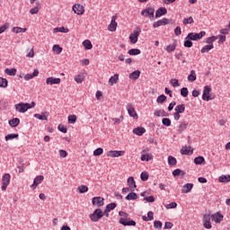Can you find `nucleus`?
Wrapping results in <instances>:
<instances>
[{
    "mask_svg": "<svg viewBox=\"0 0 230 230\" xmlns=\"http://www.w3.org/2000/svg\"><path fill=\"white\" fill-rule=\"evenodd\" d=\"M139 33H141V30L139 28L134 31V33L130 34V43L136 44L137 42V37H139Z\"/></svg>",
    "mask_w": 230,
    "mask_h": 230,
    "instance_id": "obj_10",
    "label": "nucleus"
},
{
    "mask_svg": "<svg viewBox=\"0 0 230 230\" xmlns=\"http://www.w3.org/2000/svg\"><path fill=\"white\" fill-rule=\"evenodd\" d=\"M212 219H210V214H205L202 216V226L206 229H211L212 225L210 223Z\"/></svg>",
    "mask_w": 230,
    "mask_h": 230,
    "instance_id": "obj_5",
    "label": "nucleus"
},
{
    "mask_svg": "<svg viewBox=\"0 0 230 230\" xmlns=\"http://www.w3.org/2000/svg\"><path fill=\"white\" fill-rule=\"evenodd\" d=\"M139 160L142 162H149L153 160V155L147 154V149H144L142 150V156H140Z\"/></svg>",
    "mask_w": 230,
    "mask_h": 230,
    "instance_id": "obj_11",
    "label": "nucleus"
},
{
    "mask_svg": "<svg viewBox=\"0 0 230 230\" xmlns=\"http://www.w3.org/2000/svg\"><path fill=\"white\" fill-rule=\"evenodd\" d=\"M84 80V75H83L82 74L75 76V82H76V84H83Z\"/></svg>",
    "mask_w": 230,
    "mask_h": 230,
    "instance_id": "obj_50",
    "label": "nucleus"
},
{
    "mask_svg": "<svg viewBox=\"0 0 230 230\" xmlns=\"http://www.w3.org/2000/svg\"><path fill=\"white\" fill-rule=\"evenodd\" d=\"M217 181H219V182L227 183L230 181V175L219 176V178H217Z\"/></svg>",
    "mask_w": 230,
    "mask_h": 230,
    "instance_id": "obj_34",
    "label": "nucleus"
},
{
    "mask_svg": "<svg viewBox=\"0 0 230 230\" xmlns=\"http://www.w3.org/2000/svg\"><path fill=\"white\" fill-rule=\"evenodd\" d=\"M73 13L76 15H83V13H84V7L81 4H75L73 5Z\"/></svg>",
    "mask_w": 230,
    "mask_h": 230,
    "instance_id": "obj_12",
    "label": "nucleus"
},
{
    "mask_svg": "<svg viewBox=\"0 0 230 230\" xmlns=\"http://www.w3.org/2000/svg\"><path fill=\"white\" fill-rule=\"evenodd\" d=\"M210 220L214 221L216 224H220L224 220V216L220 212H216V214L210 216Z\"/></svg>",
    "mask_w": 230,
    "mask_h": 230,
    "instance_id": "obj_9",
    "label": "nucleus"
},
{
    "mask_svg": "<svg viewBox=\"0 0 230 230\" xmlns=\"http://www.w3.org/2000/svg\"><path fill=\"white\" fill-rule=\"evenodd\" d=\"M178 207L176 202H170L168 205L165 206L166 209H174Z\"/></svg>",
    "mask_w": 230,
    "mask_h": 230,
    "instance_id": "obj_58",
    "label": "nucleus"
},
{
    "mask_svg": "<svg viewBox=\"0 0 230 230\" xmlns=\"http://www.w3.org/2000/svg\"><path fill=\"white\" fill-rule=\"evenodd\" d=\"M183 47H185L187 49H190L191 47H193V42L190 40H185L183 41Z\"/></svg>",
    "mask_w": 230,
    "mask_h": 230,
    "instance_id": "obj_56",
    "label": "nucleus"
},
{
    "mask_svg": "<svg viewBox=\"0 0 230 230\" xmlns=\"http://www.w3.org/2000/svg\"><path fill=\"white\" fill-rule=\"evenodd\" d=\"M211 91H212V89L210 88V86H208V85L205 86V89L202 90V101L210 102V100H212L210 98Z\"/></svg>",
    "mask_w": 230,
    "mask_h": 230,
    "instance_id": "obj_6",
    "label": "nucleus"
},
{
    "mask_svg": "<svg viewBox=\"0 0 230 230\" xmlns=\"http://www.w3.org/2000/svg\"><path fill=\"white\" fill-rule=\"evenodd\" d=\"M192 189H193V183H185L181 187V193H183V194L190 193Z\"/></svg>",
    "mask_w": 230,
    "mask_h": 230,
    "instance_id": "obj_21",
    "label": "nucleus"
},
{
    "mask_svg": "<svg viewBox=\"0 0 230 230\" xmlns=\"http://www.w3.org/2000/svg\"><path fill=\"white\" fill-rule=\"evenodd\" d=\"M155 18L159 19L161 18L163 15H166L167 11L166 8L164 7H161L159 9H156V11H155Z\"/></svg>",
    "mask_w": 230,
    "mask_h": 230,
    "instance_id": "obj_18",
    "label": "nucleus"
},
{
    "mask_svg": "<svg viewBox=\"0 0 230 230\" xmlns=\"http://www.w3.org/2000/svg\"><path fill=\"white\" fill-rule=\"evenodd\" d=\"M116 208H117V203L115 202L109 203L107 204V206H105V209L103 211H106V213H110L111 211H113Z\"/></svg>",
    "mask_w": 230,
    "mask_h": 230,
    "instance_id": "obj_25",
    "label": "nucleus"
},
{
    "mask_svg": "<svg viewBox=\"0 0 230 230\" xmlns=\"http://www.w3.org/2000/svg\"><path fill=\"white\" fill-rule=\"evenodd\" d=\"M162 123H163V126H164V127H170V125H171L170 119H168V118L163 119Z\"/></svg>",
    "mask_w": 230,
    "mask_h": 230,
    "instance_id": "obj_62",
    "label": "nucleus"
},
{
    "mask_svg": "<svg viewBox=\"0 0 230 230\" xmlns=\"http://www.w3.org/2000/svg\"><path fill=\"white\" fill-rule=\"evenodd\" d=\"M26 31L27 29L20 28V27H13V29H12V31H13V33H16V34L24 33Z\"/></svg>",
    "mask_w": 230,
    "mask_h": 230,
    "instance_id": "obj_39",
    "label": "nucleus"
},
{
    "mask_svg": "<svg viewBox=\"0 0 230 230\" xmlns=\"http://www.w3.org/2000/svg\"><path fill=\"white\" fill-rule=\"evenodd\" d=\"M8 87V80L6 78L0 77V88L5 89Z\"/></svg>",
    "mask_w": 230,
    "mask_h": 230,
    "instance_id": "obj_37",
    "label": "nucleus"
},
{
    "mask_svg": "<svg viewBox=\"0 0 230 230\" xmlns=\"http://www.w3.org/2000/svg\"><path fill=\"white\" fill-rule=\"evenodd\" d=\"M182 22H183V25L193 24L194 21L192 17H190V18L183 19Z\"/></svg>",
    "mask_w": 230,
    "mask_h": 230,
    "instance_id": "obj_59",
    "label": "nucleus"
},
{
    "mask_svg": "<svg viewBox=\"0 0 230 230\" xmlns=\"http://www.w3.org/2000/svg\"><path fill=\"white\" fill-rule=\"evenodd\" d=\"M119 82V75L115 74L113 76L109 78V85L113 86Z\"/></svg>",
    "mask_w": 230,
    "mask_h": 230,
    "instance_id": "obj_28",
    "label": "nucleus"
},
{
    "mask_svg": "<svg viewBox=\"0 0 230 230\" xmlns=\"http://www.w3.org/2000/svg\"><path fill=\"white\" fill-rule=\"evenodd\" d=\"M17 137H19V135L17 134H8L4 137V140L10 141V140L17 139Z\"/></svg>",
    "mask_w": 230,
    "mask_h": 230,
    "instance_id": "obj_43",
    "label": "nucleus"
},
{
    "mask_svg": "<svg viewBox=\"0 0 230 230\" xmlns=\"http://www.w3.org/2000/svg\"><path fill=\"white\" fill-rule=\"evenodd\" d=\"M170 84H172V87H180V83L178 82V79H171Z\"/></svg>",
    "mask_w": 230,
    "mask_h": 230,
    "instance_id": "obj_61",
    "label": "nucleus"
},
{
    "mask_svg": "<svg viewBox=\"0 0 230 230\" xmlns=\"http://www.w3.org/2000/svg\"><path fill=\"white\" fill-rule=\"evenodd\" d=\"M15 73H17V70H15V68H6V69H4V74H6L10 76L15 75Z\"/></svg>",
    "mask_w": 230,
    "mask_h": 230,
    "instance_id": "obj_38",
    "label": "nucleus"
},
{
    "mask_svg": "<svg viewBox=\"0 0 230 230\" xmlns=\"http://www.w3.org/2000/svg\"><path fill=\"white\" fill-rule=\"evenodd\" d=\"M140 74L141 72L139 70H135L134 72L130 73V80H137V78H139Z\"/></svg>",
    "mask_w": 230,
    "mask_h": 230,
    "instance_id": "obj_33",
    "label": "nucleus"
},
{
    "mask_svg": "<svg viewBox=\"0 0 230 230\" xmlns=\"http://www.w3.org/2000/svg\"><path fill=\"white\" fill-rule=\"evenodd\" d=\"M193 163L197 165H200L204 164V157L202 156H197L195 157V159L193 160Z\"/></svg>",
    "mask_w": 230,
    "mask_h": 230,
    "instance_id": "obj_40",
    "label": "nucleus"
},
{
    "mask_svg": "<svg viewBox=\"0 0 230 230\" xmlns=\"http://www.w3.org/2000/svg\"><path fill=\"white\" fill-rule=\"evenodd\" d=\"M119 224L122 225V226H136V221L128 218L119 219Z\"/></svg>",
    "mask_w": 230,
    "mask_h": 230,
    "instance_id": "obj_7",
    "label": "nucleus"
},
{
    "mask_svg": "<svg viewBox=\"0 0 230 230\" xmlns=\"http://www.w3.org/2000/svg\"><path fill=\"white\" fill-rule=\"evenodd\" d=\"M77 190H79V193H81V194H84V193L88 192V187H86L84 185L79 186V188H77Z\"/></svg>",
    "mask_w": 230,
    "mask_h": 230,
    "instance_id": "obj_57",
    "label": "nucleus"
},
{
    "mask_svg": "<svg viewBox=\"0 0 230 230\" xmlns=\"http://www.w3.org/2000/svg\"><path fill=\"white\" fill-rule=\"evenodd\" d=\"M180 94L181 97L186 98L187 95L190 94V91H188L186 87H183L180 90Z\"/></svg>",
    "mask_w": 230,
    "mask_h": 230,
    "instance_id": "obj_49",
    "label": "nucleus"
},
{
    "mask_svg": "<svg viewBox=\"0 0 230 230\" xmlns=\"http://www.w3.org/2000/svg\"><path fill=\"white\" fill-rule=\"evenodd\" d=\"M126 111H128V116H130V118H137V114L136 113L134 107H132V104L126 105Z\"/></svg>",
    "mask_w": 230,
    "mask_h": 230,
    "instance_id": "obj_19",
    "label": "nucleus"
},
{
    "mask_svg": "<svg viewBox=\"0 0 230 230\" xmlns=\"http://www.w3.org/2000/svg\"><path fill=\"white\" fill-rule=\"evenodd\" d=\"M67 122L69 124H75V122H76V116L75 115H69L67 117Z\"/></svg>",
    "mask_w": 230,
    "mask_h": 230,
    "instance_id": "obj_54",
    "label": "nucleus"
},
{
    "mask_svg": "<svg viewBox=\"0 0 230 230\" xmlns=\"http://www.w3.org/2000/svg\"><path fill=\"white\" fill-rule=\"evenodd\" d=\"M139 54H141V51L137 49H131L128 50V55L130 56H137Z\"/></svg>",
    "mask_w": 230,
    "mask_h": 230,
    "instance_id": "obj_47",
    "label": "nucleus"
},
{
    "mask_svg": "<svg viewBox=\"0 0 230 230\" xmlns=\"http://www.w3.org/2000/svg\"><path fill=\"white\" fill-rule=\"evenodd\" d=\"M197 80V75L195 74V70H191L190 75H187V81L190 83H193Z\"/></svg>",
    "mask_w": 230,
    "mask_h": 230,
    "instance_id": "obj_30",
    "label": "nucleus"
},
{
    "mask_svg": "<svg viewBox=\"0 0 230 230\" xmlns=\"http://www.w3.org/2000/svg\"><path fill=\"white\" fill-rule=\"evenodd\" d=\"M34 118L39 119V120H42V121L47 119L45 115H41V114H39V113L35 114Z\"/></svg>",
    "mask_w": 230,
    "mask_h": 230,
    "instance_id": "obj_63",
    "label": "nucleus"
},
{
    "mask_svg": "<svg viewBox=\"0 0 230 230\" xmlns=\"http://www.w3.org/2000/svg\"><path fill=\"white\" fill-rule=\"evenodd\" d=\"M139 178L140 180H142V181L146 182L149 179V175L147 174V172H142L139 174Z\"/></svg>",
    "mask_w": 230,
    "mask_h": 230,
    "instance_id": "obj_53",
    "label": "nucleus"
},
{
    "mask_svg": "<svg viewBox=\"0 0 230 230\" xmlns=\"http://www.w3.org/2000/svg\"><path fill=\"white\" fill-rule=\"evenodd\" d=\"M177 164L176 158L173 156H168V165L170 166H175Z\"/></svg>",
    "mask_w": 230,
    "mask_h": 230,
    "instance_id": "obj_46",
    "label": "nucleus"
},
{
    "mask_svg": "<svg viewBox=\"0 0 230 230\" xmlns=\"http://www.w3.org/2000/svg\"><path fill=\"white\" fill-rule=\"evenodd\" d=\"M10 184V174L9 173H4L3 175V187H0V190L3 191H6V188Z\"/></svg>",
    "mask_w": 230,
    "mask_h": 230,
    "instance_id": "obj_8",
    "label": "nucleus"
},
{
    "mask_svg": "<svg viewBox=\"0 0 230 230\" xmlns=\"http://www.w3.org/2000/svg\"><path fill=\"white\" fill-rule=\"evenodd\" d=\"M123 155H124L123 151L113 150V151L107 152V157H111V158L120 157Z\"/></svg>",
    "mask_w": 230,
    "mask_h": 230,
    "instance_id": "obj_17",
    "label": "nucleus"
},
{
    "mask_svg": "<svg viewBox=\"0 0 230 230\" xmlns=\"http://www.w3.org/2000/svg\"><path fill=\"white\" fill-rule=\"evenodd\" d=\"M42 181H44V177L42 175H39L35 177V180H33V184L31 185V190H35L37 189V186H39Z\"/></svg>",
    "mask_w": 230,
    "mask_h": 230,
    "instance_id": "obj_13",
    "label": "nucleus"
},
{
    "mask_svg": "<svg viewBox=\"0 0 230 230\" xmlns=\"http://www.w3.org/2000/svg\"><path fill=\"white\" fill-rule=\"evenodd\" d=\"M153 227H155V229L161 230L163 228V223L161 221H155L153 223Z\"/></svg>",
    "mask_w": 230,
    "mask_h": 230,
    "instance_id": "obj_52",
    "label": "nucleus"
},
{
    "mask_svg": "<svg viewBox=\"0 0 230 230\" xmlns=\"http://www.w3.org/2000/svg\"><path fill=\"white\" fill-rule=\"evenodd\" d=\"M180 153L183 155H193V149H191V146H183L181 147V150H180Z\"/></svg>",
    "mask_w": 230,
    "mask_h": 230,
    "instance_id": "obj_20",
    "label": "nucleus"
},
{
    "mask_svg": "<svg viewBox=\"0 0 230 230\" xmlns=\"http://www.w3.org/2000/svg\"><path fill=\"white\" fill-rule=\"evenodd\" d=\"M134 135L137 137H141L146 133V128H136L132 130Z\"/></svg>",
    "mask_w": 230,
    "mask_h": 230,
    "instance_id": "obj_24",
    "label": "nucleus"
},
{
    "mask_svg": "<svg viewBox=\"0 0 230 230\" xmlns=\"http://www.w3.org/2000/svg\"><path fill=\"white\" fill-rule=\"evenodd\" d=\"M140 15L149 18V21H154L155 19V9L153 7H147L140 13Z\"/></svg>",
    "mask_w": 230,
    "mask_h": 230,
    "instance_id": "obj_4",
    "label": "nucleus"
},
{
    "mask_svg": "<svg viewBox=\"0 0 230 230\" xmlns=\"http://www.w3.org/2000/svg\"><path fill=\"white\" fill-rule=\"evenodd\" d=\"M83 46L84 47V49H86V50L92 49V42H90V40H84V41H83Z\"/></svg>",
    "mask_w": 230,
    "mask_h": 230,
    "instance_id": "obj_44",
    "label": "nucleus"
},
{
    "mask_svg": "<svg viewBox=\"0 0 230 230\" xmlns=\"http://www.w3.org/2000/svg\"><path fill=\"white\" fill-rule=\"evenodd\" d=\"M8 125L12 128H16L18 125H20V119L13 118V119L8 120Z\"/></svg>",
    "mask_w": 230,
    "mask_h": 230,
    "instance_id": "obj_26",
    "label": "nucleus"
},
{
    "mask_svg": "<svg viewBox=\"0 0 230 230\" xmlns=\"http://www.w3.org/2000/svg\"><path fill=\"white\" fill-rule=\"evenodd\" d=\"M186 128H187L186 121L180 123V126L178 127V133H181V132L185 131Z\"/></svg>",
    "mask_w": 230,
    "mask_h": 230,
    "instance_id": "obj_41",
    "label": "nucleus"
},
{
    "mask_svg": "<svg viewBox=\"0 0 230 230\" xmlns=\"http://www.w3.org/2000/svg\"><path fill=\"white\" fill-rule=\"evenodd\" d=\"M155 117L156 118H167L168 117V113L164 111V110H159V111H155Z\"/></svg>",
    "mask_w": 230,
    "mask_h": 230,
    "instance_id": "obj_27",
    "label": "nucleus"
},
{
    "mask_svg": "<svg viewBox=\"0 0 230 230\" xmlns=\"http://www.w3.org/2000/svg\"><path fill=\"white\" fill-rule=\"evenodd\" d=\"M180 175H181L183 177L185 175V172L181 169H176V170L172 171V176L178 177Z\"/></svg>",
    "mask_w": 230,
    "mask_h": 230,
    "instance_id": "obj_42",
    "label": "nucleus"
},
{
    "mask_svg": "<svg viewBox=\"0 0 230 230\" xmlns=\"http://www.w3.org/2000/svg\"><path fill=\"white\" fill-rule=\"evenodd\" d=\"M103 217V213L101 208L93 209V212L90 214V220L96 223L99 222Z\"/></svg>",
    "mask_w": 230,
    "mask_h": 230,
    "instance_id": "obj_3",
    "label": "nucleus"
},
{
    "mask_svg": "<svg viewBox=\"0 0 230 230\" xmlns=\"http://www.w3.org/2000/svg\"><path fill=\"white\" fill-rule=\"evenodd\" d=\"M213 49H214V45L204 46L202 47V49H200V53L201 54L208 53Z\"/></svg>",
    "mask_w": 230,
    "mask_h": 230,
    "instance_id": "obj_32",
    "label": "nucleus"
},
{
    "mask_svg": "<svg viewBox=\"0 0 230 230\" xmlns=\"http://www.w3.org/2000/svg\"><path fill=\"white\" fill-rule=\"evenodd\" d=\"M103 201H104V199L102 197L92 198V205L98 207V208L103 206Z\"/></svg>",
    "mask_w": 230,
    "mask_h": 230,
    "instance_id": "obj_15",
    "label": "nucleus"
},
{
    "mask_svg": "<svg viewBox=\"0 0 230 230\" xmlns=\"http://www.w3.org/2000/svg\"><path fill=\"white\" fill-rule=\"evenodd\" d=\"M61 80L59 78H55V77L46 78V84H49V85L59 84Z\"/></svg>",
    "mask_w": 230,
    "mask_h": 230,
    "instance_id": "obj_22",
    "label": "nucleus"
},
{
    "mask_svg": "<svg viewBox=\"0 0 230 230\" xmlns=\"http://www.w3.org/2000/svg\"><path fill=\"white\" fill-rule=\"evenodd\" d=\"M117 16H112L111 17V23H109V26L107 27V30L109 31L114 32L115 31H117Z\"/></svg>",
    "mask_w": 230,
    "mask_h": 230,
    "instance_id": "obj_14",
    "label": "nucleus"
},
{
    "mask_svg": "<svg viewBox=\"0 0 230 230\" xmlns=\"http://www.w3.org/2000/svg\"><path fill=\"white\" fill-rule=\"evenodd\" d=\"M206 35H207V32L203 31L199 33L190 32V33H187V36L185 37V40L199 41Z\"/></svg>",
    "mask_w": 230,
    "mask_h": 230,
    "instance_id": "obj_2",
    "label": "nucleus"
},
{
    "mask_svg": "<svg viewBox=\"0 0 230 230\" xmlns=\"http://www.w3.org/2000/svg\"><path fill=\"white\" fill-rule=\"evenodd\" d=\"M128 183V187L130 189H136V181H134V177H128V180L126 181Z\"/></svg>",
    "mask_w": 230,
    "mask_h": 230,
    "instance_id": "obj_36",
    "label": "nucleus"
},
{
    "mask_svg": "<svg viewBox=\"0 0 230 230\" xmlns=\"http://www.w3.org/2000/svg\"><path fill=\"white\" fill-rule=\"evenodd\" d=\"M164 50L168 53L173 52L174 50H176V44L166 46V49H164Z\"/></svg>",
    "mask_w": 230,
    "mask_h": 230,
    "instance_id": "obj_48",
    "label": "nucleus"
},
{
    "mask_svg": "<svg viewBox=\"0 0 230 230\" xmlns=\"http://www.w3.org/2000/svg\"><path fill=\"white\" fill-rule=\"evenodd\" d=\"M166 101V96L164 94L159 95V97H156V103H164Z\"/></svg>",
    "mask_w": 230,
    "mask_h": 230,
    "instance_id": "obj_51",
    "label": "nucleus"
},
{
    "mask_svg": "<svg viewBox=\"0 0 230 230\" xmlns=\"http://www.w3.org/2000/svg\"><path fill=\"white\" fill-rule=\"evenodd\" d=\"M144 200L147 201V203H153V202H155V197L148 196V197L144 198Z\"/></svg>",
    "mask_w": 230,
    "mask_h": 230,
    "instance_id": "obj_64",
    "label": "nucleus"
},
{
    "mask_svg": "<svg viewBox=\"0 0 230 230\" xmlns=\"http://www.w3.org/2000/svg\"><path fill=\"white\" fill-rule=\"evenodd\" d=\"M126 200H136L137 199V194L134 193V192H130L128 195H126Z\"/></svg>",
    "mask_w": 230,
    "mask_h": 230,
    "instance_id": "obj_35",
    "label": "nucleus"
},
{
    "mask_svg": "<svg viewBox=\"0 0 230 230\" xmlns=\"http://www.w3.org/2000/svg\"><path fill=\"white\" fill-rule=\"evenodd\" d=\"M35 102H32L31 103H23V102H20L16 105H14V110H16V111L20 112V113H25L27 112V111L35 108Z\"/></svg>",
    "mask_w": 230,
    "mask_h": 230,
    "instance_id": "obj_1",
    "label": "nucleus"
},
{
    "mask_svg": "<svg viewBox=\"0 0 230 230\" xmlns=\"http://www.w3.org/2000/svg\"><path fill=\"white\" fill-rule=\"evenodd\" d=\"M39 76V70L38 69H35L33 71V74H27L23 76V80L25 81H29V80H31L35 77Z\"/></svg>",
    "mask_w": 230,
    "mask_h": 230,
    "instance_id": "obj_23",
    "label": "nucleus"
},
{
    "mask_svg": "<svg viewBox=\"0 0 230 230\" xmlns=\"http://www.w3.org/2000/svg\"><path fill=\"white\" fill-rule=\"evenodd\" d=\"M168 23H169V20L167 18H163L159 21H156V22H153V28L156 29V28H159L161 26H164Z\"/></svg>",
    "mask_w": 230,
    "mask_h": 230,
    "instance_id": "obj_16",
    "label": "nucleus"
},
{
    "mask_svg": "<svg viewBox=\"0 0 230 230\" xmlns=\"http://www.w3.org/2000/svg\"><path fill=\"white\" fill-rule=\"evenodd\" d=\"M103 154V148L100 147L93 150V156H101Z\"/></svg>",
    "mask_w": 230,
    "mask_h": 230,
    "instance_id": "obj_55",
    "label": "nucleus"
},
{
    "mask_svg": "<svg viewBox=\"0 0 230 230\" xmlns=\"http://www.w3.org/2000/svg\"><path fill=\"white\" fill-rule=\"evenodd\" d=\"M217 40V37H208L207 38V40H205V43L206 44H208V45H214L213 43Z\"/></svg>",
    "mask_w": 230,
    "mask_h": 230,
    "instance_id": "obj_45",
    "label": "nucleus"
},
{
    "mask_svg": "<svg viewBox=\"0 0 230 230\" xmlns=\"http://www.w3.org/2000/svg\"><path fill=\"white\" fill-rule=\"evenodd\" d=\"M52 51L56 52V54H59L61 53L62 49L59 45H54V47H52Z\"/></svg>",
    "mask_w": 230,
    "mask_h": 230,
    "instance_id": "obj_60",
    "label": "nucleus"
},
{
    "mask_svg": "<svg viewBox=\"0 0 230 230\" xmlns=\"http://www.w3.org/2000/svg\"><path fill=\"white\" fill-rule=\"evenodd\" d=\"M67 32H69V29H66V27L54 28V33H67Z\"/></svg>",
    "mask_w": 230,
    "mask_h": 230,
    "instance_id": "obj_31",
    "label": "nucleus"
},
{
    "mask_svg": "<svg viewBox=\"0 0 230 230\" xmlns=\"http://www.w3.org/2000/svg\"><path fill=\"white\" fill-rule=\"evenodd\" d=\"M172 110L176 111L174 113L182 114L185 111V104H178V106Z\"/></svg>",
    "mask_w": 230,
    "mask_h": 230,
    "instance_id": "obj_29",
    "label": "nucleus"
}]
</instances>
